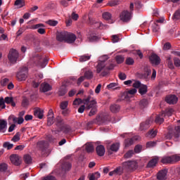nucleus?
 Here are the masks:
<instances>
[{"label":"nucleus","instance_id":"6","mask_svg":"<svg viewBox=\"0 0 180 180\" xmlns=\"http://www.w3.org/2000/svg\"><path fill=\"white\" fill-rule=\"evenodd\" d=\"M8 58L12 64H15L19 58V52L16 49H11L8 53Z\"/></svg>","mask_w":180,"mask_h":180},{"label":"nucleus","instance_id":"4","mask_svg":"<svg viewBox=\"0 0 180 180\" xmlns=\"http://www.w3.org/2000/svg\"><path fill=\"white\" fill-rule=\"evenodd\" d=\"M37 147L41 154H47L49 153V142L46 141H39L37 143Z\"/></svg>","mask_w":180,"mask_h":180},{"label":"nucleus","instance_id":"39","mask_svg":"<svg viewBox=\"0 0 180 180\" xmlns=\"http://www.w3.org/2000/svg\"><path fill=\"white\" fill-rule=\"evenodd\" d=\"M134 155V150H128L124 155V158H131Z\"/></svg>","mask_w":180,"mask_h":180},{"label":"nucleus","instance_id":"35","mask_svg":"<svg viewBox=\"0 0 180 180\" xmlns=\"http://www.w3.org/2000/svg\"><path fill=\"white\" fill-rule=\"evenodd\" d=\"M67 92V87H65V85L63 84L58 91V95L59 96H64Z\"/></svg>","mask_w":180,"mask_h":180},{"label":"nucleus","instance_id":"8","mask_svg":"<svg viewBox=\"0 0 180 180\" xmlns=\"http://www.w3.org/2000/svg\"><path fill=\"white\" fill-rule=\"evenodd\" d=\"M105 123V119L103 117L97 116L96 119L89 121L87 124L88 126H91L92 124H98V126H101V124H103Z\"/></svg>","mask_w":180,"mask_h":180},{"label":"nucleus","instance_id":"31","mask_svg":"<svg viewBox=\"0 0 180 180\" xmlns=\"http://www.w3.org/2000/svg\"><path fill=\"white\" fill-rule=\"evenodd\" d=\"M148 91V87H147V85H146V84H142L141 86V87L139 89V93L141 95H146V94H147Z\"/></svg>","mask_w":180,"mask_h":180},{"label":"nucleus","instance_id":"51","mask_svg":"<svg viewBox=\"0 0 180 180\" xmlns=\"http://www.w3.org/2000/svg\"><path fill=\"white\" fill-rule=\"evenodd\" d=\"M24 161L25 164H32V157L30 156V155H25Z\"/></svg>","mask_w":180,"mask_h":180},{"label":"nucleus","instance_id":"12","mask_svg":"<svg viewBox=\"0 0 180 180\" xmlns=\"http://www.w3.org/2000/svg\"><path fill=\"white\" fill-rule=\"evenodd\" d=\"M151 125V121L150 120H147L145 122H143L140 124L139 130L141 131H145V130H147L150 128V126Z\"/></svg>","mask_w":180,"mask_h":180},{"label":"nucleus","instance_id":"23","mask_svg":"<svg viewBox=\"0 0 180 180\" xmlns=\"http://www.w3.org/2000/svg\"><path fill=\"white\" fill-rule=\"evenodd\" d=\"M43 113H44V111L39 108H37L34 110V115L36 117H38V119H43Z\"/></svg>","mask_w":180,"mask_h":180},{"label":"nucleus","instance_id":"55","mask_svg":"<svg viewBox=\"0 0 180 180\" xmlns=\"http://www.w3.org/2000/svg\"><path fill=\"white\" fill-rule=\"evenodd\" d=\"M19 140H20V132H17L12 138L11 141L16 143V141H19Z\"/></svg>","mask_w":180,"mask_h":180},{"label":"nucleus","instance_id":"34","mask_svg":"<svg viewBox=\"0 0 180 180\" xmlns=\"http://www.w3.org/2000/svg\"><path fill=\"white\" fill-rule=\"evenodd\" d=\"M99 178H101V173L96 172L90 175L89 180H98Z\"/></svg>","mask_w":180,"mask_h":180},{"label":"nucleus","instance_id":"19","mask_svg":"<svg viewBox=\"0 0 180 180\" xmlns=\"http://www.w3.org/2000/svg\"><path fill=\"white\" fill-rule=\"evenodd\" d=\"M123 174V169H122V167H118L116 169H115L113 171L109 172L110 176H113V175H122Z\"/></svg>","mask_w":180,"mask_h":180},{"label":"nucleus","instance_id":"1","mask_svg":"<svg viewBox=\"0 0 180 180\" xmlns=\"http://www.w3.org/2000/svg\"><path fill=\"white\" fill-rule=\"evenodd\" d=\"M105 63V60H99L96 66V72L97 74H101V77H106V75L109 74V71L115 68L113 63H110V65L108 66Z\"/></svg>","mask_w":180,"mask_h":180},{"label":"nucleus","instance_id":"7","mask_svg":"<svg viewBox=\"0 0 180 180\" xmlns=\"http://www.w3.org/2000/svg\"><path fill=\"white\" fill-rule=\"evenodd\" d=\"M120 18L124 23H128L129 20H131V12L126 10L123 11L120 15Z\"/></svg>","mask_w":180,"mask_h":180},{"label":"nucleus","instance_id":"46","mask_svg":"<svg viewBox=\"0 0 180 180\" xmlns=\"http://www.w3.org/2000/svg\"><path fill=\"white\" fill-rule=\"evenodd\" d=\"M94 77V73L91 71H86L84 73V78H86L87 79H91V78Z\"/></svg>","mask_w":180,"mask_h":180},{"label":"nucleus","instance_id":"20","mask_svg":"<svg viewBox=\"0 0 180 180\" xmlns=\"http://www.w3.org/2000/svg\"><path fill=\"white\" fill-rule=\"evenodd\" d=\"M72 167V165L70 162L63 161L61 163V168L63 171H70Z\"/></svg>","mask_w":180,"mask_h":180},{"label":"nucleus","instance_id":"17","mask_svg":"<svg viewBox=\"0 0 180 180\" xmlns=\"http://www.w3.org/2000/svg\"><path fill=\"white\" fill-rule=\"evenodd\" d=\"M160 159L158 158V157L155 156L152 160H150L148 165H147V168H154V167H155V165H157V164L158 163V160Z\"/></svg>","mask_w":180,"mask_h":180},{"label":"nucleus","instance_id":"38","mask_svg":"<svg viewBox=\"0 0 180 180\" xmlns=\"http://www.w3.org/2000/svg\"><path fill=\"white\" fill-rule=\"evenodd\" d=\"M162 164H172V159L171 156L164 157L161 160Z\"/></svg>","mask_w":180,"mask_h":180},{"label":"nucleus","instance_id":"27","mask_svg":"<svg viewBox=\"0 0 180 180\" xmlns=\"http://www.w3.org/2000/svg\"><path fill=\"white\" fill-rule=\"evenodd\" d=\"M164 117H165L164 115H162V112L156 115L155 120V123H157L158 124H161L164 123Z\"/></svg>","mask_w":180,"mask_h":180},{"label":"nucleus","instance_id":"21","mask_svg":"<svg viewBox=\"0 0 180 180\" xmlns=\"http://www.w3.org/2000/svg\"><path fill=\"white\" fill-rule=\"evenodd\" d=\"M8 127V122L5 120H0V133H5Z\"/></svg>","mask_w":180,"mask_h":180},{"label":"nucleus","instance_id":"18","mask_svg":"<svg viewBox=\"0 0 180 180\" xmlns=\"http://www.w3.org/2000/svg\"><path fill=\"white\" fill-rule=\"evenodd\" d=\"M96 151L99 157H103L105 155V146L103 145H98L96 148Z\"/></svg>","mask_w":180,"mask_h":180},{"label":"nucleus","instance_id":"54","mask_svg":"<svg viewBox=\"0 0 180 180\" xmlns=\"http://www.w3.org/2000/svg\"><path fill=\"white\" fill-rule=\"evenodd\" d=\"M119 2H120V0H111L108 3V5L109 6H117V5H119Z\"/></svg>","mask_w":180,"mask_h":180},{"label":"nucleus","instance_id":"30","mask_svg":"<svg viewBox=\"0 0 180 180\" xmlns=\"http://www.w3.org/2000/svg\"><path fill=\"white\" fill-rule=\"evenodd\" d=\"M180 136V126L175 127L174 128V141H177L178 139H179Z\"/></svg>","mask_w":180,"mask_h":180},{"label":"nucleus","instance_id":"44","mask_svg":"<svg viewBox=\"0 0 180 180\" xmlns=\"http://www.w3.org/2000/svg\"><path fill=\"white\" fill-rule=\"evenodd\" d=\"M103 18L105 20H110L112 19V14L109 12H105L103 13Z\"/></svg>","mask_w":180,"mask_h":180},{"label":"nucleus","instance_id":"64","mask_svg":"<svg viewBox=\"0 0 180 180\" xmlns=\"http://www.w3.org/2000/svg\"><path fill=\"white\" fill-rule=\"evenodd\" d=\"M174 64L175 67H180V60L178 58H174Z\"/></svg>","mask_w":180,"mask_h":180},{"label":"nucleus","instance_id":"37","mask_svg":"<svg viewBox=\"0 0 180 180\" xmlns=\"http://www.w3.org/2000/svg\"><path fill=\"white\" fill-rule=\"evenodd\" d=\"M56 124L58 127H59V129H60L63 125V118H61V117L58 116L56 118Z\"/></svg>","mask_w":180,"mask_h":180},{"label":"nucleus","instance_id":"16","mask_svg":"<svg viewBox=\"0 0 180 180\" xmlns=\"http://www.w3.org/2000/svg\"><path fill=\"white\" fill-rule=\"evenodd\" d=\"M10 160L14 165H20V160L19 159V155L16 154H13L10 156Z\"/></svg>","mask_w":180,"mask_h":180},{"label":"nucleus","instance_id":"47","mask_svg":"<svg viewBox=\"0 0 180 180\" xmlns=\"http://www.w3.org/2000/svg\"><path fill=\"white\" fill-rule=\"evenodd\" d=\"M173 20H179L180 19V10H177L175 11L172 16Z\"/></svg>","mask_w":180,"mask_h":180},{"label":"nucleus","instance_id":"26","mask_svg":"<svg viewBox=\"0 0 180 180\" xmlns=\"http://www.w3.org/2000/svg\"><path fill=\"white\" fill-rule=\"evenodd\" d=\"M4 103L11 105L13 108L16 106V103L13 101V97H6L4 99Z\"/></svg>","mask_w":180,"mask_h":180},{"label":"nucleus","instance_id":"42","mask_svg":"<svg viewBox=\"0 0 180 180\" xmlns=\"http://www.w3.org/2000/svg\"><path fill=\"white\" fill-rule=\"evenodd\" d=\"M4 148H6L7 150H12L13 148V143H11L9 142H4L3 144Z\"/></svg>","mask_w":180,"mask_h":180},{"label":"nucleus","instance_id":"56","mask_svg":"<svg viewBox=\"0 0 180 180\" xmlns=\"http://www.w3.org/2000/svg\"><path fill=\"white\" fill-rule=\"evenodd\" d=\"M8 169V165L6 163L0 164V172H5Z\"/></svg>","mask_w":180,"mask_h":180},{"label":"nucleus","instance_id":"41","mask_svg":"<svg viewBox=\"0 0 180 180\" xmlns=\"http://www.w3.org/2000/svg\"><path fill=\"white\" fill-rule=\"evenodd\" d=\"M88 39L89 40V41H98V40H99V37L92 34H90L89 37H88Z\"/></svg>","mask_w":180,"mask_h":180},{"label":"nucleus","instance_id":"62","mask_svg":"<svg viewBox=\"0 0 180 180\" xmlns=\"http://www.w3.org/2000/svg\"><path fill=\"white\" fill-rule=\"evenodd\" d=\"M103 24L101 22H96L94 23V27H96V29H103Z\"/></svg>","mask_w":180,"mask_h":180},{"label":"nucleus","instance_id":"59","mask_svg":"<svg viewBox=\"0 0 180 180\" xmlns=\"http://www.w3.org/2000/svg\"><path fill=\"white\" fill-rule=\"evenodd\" d=\"M152 30H153V32H154L155 33H157V32L160 30V25H158L157 22H155L152 26Z\"/></svg>","mask_w":180,"mask_h":180},{"label":"nucleus","instance_id":"36","mask_svg":"<svg viewBox=\"0 0 180 180\" xmlns=\"http://www.w3.org/2000/svg\"><path fill=\"white\" fill-rule=\"evenodd\" d=\"M85 146V150L87 153H93V151L95 150V148H94V144L91 143H86Z\"/></svg>","mask_w":180,"mask_h":180},{"label":"nucleus","instance_id":"52","mask_svg":"<svg viewBox=\"0 0 180 180\" xmlns=\"http://www.w3.org/2000/svg\"><path fill=\"white\" fill-rule=\"evenodd\" d=\"M94 108H98L95 100L91 101L89 104L87 105V109H94Z\"/></svg>","mask_w":180,"mask_h":180},{"label":"nucleus","instance_id":"60","mask_svg":"<svg viewBox=\"0 0 180 180\" xmlns=\"http://www.w3.org/2000/svg\"><path fill=\"white\" fill-rule=\"evenodd\" d=\"M157 130L152 129L148 131V134L152 137V139H154L157 136Z\"/></svg>","mask_w":180,"mask_h":180},{"label":"nucleus","instance_id":"58","mask_svg":"<svg viewBox=\"0 0 180 180\" xmlns=\"http://www.w3.org/2000/svg\"><path fill=\"white\" fill-rule=\"evenodd\" d=\"M117 85H119L117 83H110L107 86V88L108 89H117V88H119V87H116L117 86Z\"/></svg>","mask_w":180,"mask_h":180},{"label":"nucleus","instance_id":"2","mask_svg":"<svg viewBox=\"0 0 180 180\" xmlns=\"http://www.w3.org/2000/svg\"><path fill=\"white\" fill-rule=\"evenodd\" d=\"M30 60L32 63H34V64H36L37 65H40L41 68H44V67H46V65H47V63H49V58H43L41 54L39 53H34Z\"/></svg>","mask_w":180,"mask_h":180},{"label":"nucleus","instance_id":"14","mask_svg":"<svg viewBox=\"0 0 180 180\" xmlns=\"http://www.w3.org/2000/svg\"><path fill=\"white\" fill-rule=\"evenodd\" d=\"M167 174H168V171L167 169H162L158 172L157 174V179L158 180H166L167 179Z\"/></svg>","mask_w":180,"mask_h":180},{"label":"nucleus","instance_id":"43","mask_svg":"<svg viewBox=\"0 0 180 180\" xmlns=\"http://www.w3.org/2000/svg\"><path fill=\"white\" fill-rule=\"evenodd\" d=\"M91 59V56L88 55H83L79 58L80 63H84V61H88Z\"/></svg>","mask_w":180,"mask_h":180},{"label":"nucleus","instance_id":"29","mask_svg":"<svg viewBox=\"0 0 180 180\" xmlns=\"http://www.w3.org/2000/svg\"><path fill=\"white\" fill-rule=\"evenodd\" d=\"M136 93H137V89H131L129 90L128 91H127V93L125 94V99H129V98H131V96L134 95Z\"/></svg>","mask_w":180,"mask_h":180},{"label":"nucleus","instance_id":"45","mask_svg":"<svg viewBox=\"0 0 180 180\" xmlns=\"http://www.w3.org/2000/svg\"><path fill=\"white\" fill-rule=\"evenodd\" d=\"M167 65H168L169 68H170V70H174V63L171 60V57H167Z\"/></svg>","mask_w":180,"mask_h":180},{"label":"nucleus","instance_id":"48","mask_svg":"<svg viewBox=\"0 0 180 180\" xmlns=\"http://www.w3.org/2000/svg\"><path fill=\"white\" fill-rule=\"evenodd\" d=\"M110 150L114 151L115 153L119 150V143H113L110 146Z\"/></svg>","mask_w":180,"mask_h":180},{"label":"nucleus","instance_id":"61","mask_svg":"<svg viewBox=\"0 0 180 180\" xmlns=\"http://www.w3.org/2000/svg\"><path fill=\"white\" fill-rule=\"evenodd\" d=\"M126 64L127 65H133V64H134V59L131 58H127L126 59Z\"/></svg>","mask_w":180,"mask_h":180},{"label":"nucleus","instance_id":"11","mask_svg":"<svg viewBox=\"0 0 180 180\" xmlns=\"http://www.w3.org/2000/svg\"><path fill=\"white\" fill-rule=\"evenodd\" d=\"M165 101L169 105H175L178 102V97L172 94L167 96L165 98Z\"/></svg>","mask_w":180,"mask_h":180},{"label":"nucleus","instance_id":"33","mask_svg":"<svg viewBox=\"0 0 180 180\" xmlns=\"http://www.w3.org/2000/svg\"><path fill=\"white\" fill-rule=\"evenodd\" d=\"M134 140H137L136 138L127 139L124 141L125 147H130L134 144Z\"/></svg>","mask_w":180,"mask_h":180},{"label":"nucleus","instance_id":"49","mask_svg":"<svg viewBox=\"0 0 180 180\" xmlns=\"http://www.w3.org/2000/svg\"><path fill=\"white\" fill-rule=\"evenodd\" d=\"M139 105L142 108H146V106L148 105V101H147L146 98H143L140 101Z\"/></svg>","mask_w":180,"mask_h":180},{"label":"nucleus","instance_id":"28","mask_svg":"<svg viewBox=\"0 0 180 180\" xmlns=\"http://www.w3.org/2000/svg\"><path fill=\"white\" fill-rule=\"evenodd\" d=\"M172 113H174V109L168 108L165 111H162V116L169 117V116H172Z\"/></svg>","mask_w":180,"mask_h":180},{"label":"nucleus","instance_id":"13","mask_svg":"<svg viewBox=\"0 0 180 180\" xmlns=\"http://www.w3.org/2000/svg\"><path fill=\"white\" fill-rule=\"evenodd\" d=\"M40 27H44V25L39 23L32 25V29H38L37 32L39 33V34H44L46 33V30L44 28H40Z\"/></svg>","mask_w":180,"mask_h":180},{"label":"nucleus","instance_id":"25","mask_svg":"<svg viewBox=\"0 0 180 180\" xmlns=\"http://www.w3.org/2000/svg\"><path fill=\"white\" fill-rule=\"evenodd\" d=\"M60 131H63L65 134H70L71 133V127L70 125L64 124L60 127Z\"/></svg>","mask_w":180,"mask_h":180},{"label":"nucleus","instance_id":"24","mask_svg":"<svg viewBox=\"0 0 180 180\" xmlns=\"http://www.w3.org/2000/svg\"><path fill=\"white\" fill-rule=\"evenodd\" d=\"M151 75V70L147 68H144V73L141 74L140 78L143 79H148V77Z\"/></svg>","mask_w":180,"mask_h":180},{"label":"nucleus","instance_id":"3","mask_svg":"<svg viewBox=\"0 0 180 180\" xmlns=\"http://www.w3.org/2000/svg\"><path fill=\"white\" fill-rule=\"evenodd\" d=\"M122 174L124 172H133L139 168V163L136 160H128L122 163Z\"/></svg>","mask_w":180,"mask_h":180},{"label":"nucleus","instance_id":"5","mask_svg":"<svg viewBox=\"0 0 180 180\" xmlns=\"http://www.w3.org/2000/svg\"><path fill=\"white\" fill-rule=\"evenodd\" d=\"M27 67H22L16 75L17 79L18 81H25L26 78H27Z\"/></svg>","mask_w":180,"mask_h":180},{"label":"nucleus","instance_id":"15","mask_svg":"<svg viewBox=\"0 0 180 180\" xmlns=\"http://www.w3.org/2000/svg\"><path fill=\"white\" fill-rule=\"evenodd\" d=\"M66 31L58 32L56 34V40L58 41H60V43H63V41H65L66 40Z\"/></svg>","mask_w":180,"mask_h":180},{"label":"nucleus","instance_id":"32","mask_svg":"<svg viewBox=\"0 0 180 180\" xmlns=\"http://www.w3.org/2000/svg\"><path fill=\"white\" fill-rule=\"evenodd\" d=\"M110 109L112 113H117L120 110V105L117 104H112L110 105Z\"/></svg>","mask_w":180,"mask_h":180},{"label":"nucleus","instance_id":"40","mask_svg":"<svg viewBox=\"0 0 180 180\" xmlns=\"http://www.w3.org/2000/svg\"><path fill=\"white\" fill-rule=\"evenodd\" d=\"M14 5L19 8H23L25 6V0H16Z\"/></svg>","mask_w":180,"mask_h":180},{"label":"nucleus","instance_id":"50","mask_svg":"<svg viewBox=\"0 0 180 180\" xmlns=\"http://www.w3.org/2000/svg\"><path fill=\"white\" fill-rule=\"evenodd\" d=\"M115 60L117 63V64H122V63H123V61H124V57H123V56L122 55H118L115 56Z\"/></svg>","mask_w":180,"mask_h":180},{"label":"nucleus","instance_id":"57","mask_svg":"<svg viewBox=\"0 0 180 180\" xmlns=\"http://www.w3.org/2000/svg\"><path fill=\"white\" fill-rule=\"evenodd\" d=\"M172 158V164L174 162H178V161H180V156L178 155H173L171 156Z\"/></svg>","mask_w":180,"mask_h":180},{"label":"nucleus","instance_id":"63","mask_svg":"<svg viewBox=\"0 0 180 180\" xmlns=\"http://www.w3.org/2000/svg\"><path fill=\"white\" fill-rule=\"evenodd\" d=\"M68 106V101H63L60 103V109H62V110H64V109H67Z\"/></svg>","mask_w":180,"mask_h":180},{"label":"nucleus","instance_id":"53","mask_svg":"<svg viewBox=\"0 0 180 180\" xmlns=\"http://www.w3.org/2000/svg\"><path fill=\"white\" fill-rule=\"evenodd\" d=\"M46 25H49V26H57L58 25V21L54 20H49L46 22Z\"/></svg>","mask_w":180,"mask_h":180},{"label":"nucleus","instance_id":"22","mask_svg":"<svg viewBox=\"0 0 180 180\" xmlns=\"http://www.w3.org/2000/svg\"><path fill=\"white\" fill-rule=\"evenodd\" d=\"M40 91L41 92H49V91H51V86L48 83H42L40 86Z\"/></svg>","mask_w":180,"mask_h":180},{"label":"nucleus","instance_id":"9","mask_svg":"<svg viewBox=\"0 0 180 180\" xmlns=\"http://www.w3.org/2000/svg\"><path fill=\"white\" fill-rule=\"evenodd\" d=\"M66 39L65 43H69V44H71L72 43H74L75 40H77V36L75 34L68 32L66 31V35H65Z\"/></svg>","mask_w":180,"mask_h":180},{"label":"nucleus","instance_id":"10","mask_svg":"<svg viewBox=\"0 0 180 180\" xmlns=\"http://www.w3.org/2000/svg\"><path fill=\"white\" fill-rule=\"evenodd\" d=\"M149 60L151 64H155V65H158L160 63H161V59L160 56H158L155 53H152V55L149 57Z\"/></svg>","mask_w":180,"mask_h":180}]
</instances>
